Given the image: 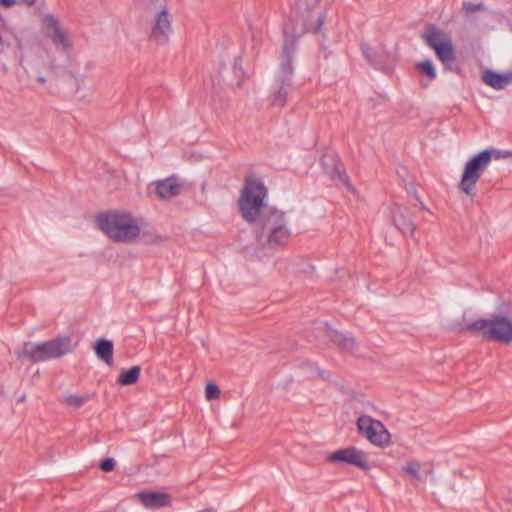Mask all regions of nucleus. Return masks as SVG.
I'll return each mask as SVG.
<instances>
[{
	"label": "nucleus",
	"mask_w": 512,
	"mask_h": 512,
	"mask_svg": "<svg viewBox=\"0 0 512 512\" xmlns=\"http://www.w3.org/2000/svg\"><path fill=\"white\" fill-rule=\"evenodd\" d=\"M357 427L359 432L372 444L379 447L389 445L390 434L380 421L373 419L368 415H362L358 418Z\"/></svg>",
	"instance_id": "nucleus-10"
},
{
	"label": "nucleus",
	"mask_w": 512,
	"mask_h": 512,
	"mask_svg": "<svg viewBox=\"0 0 512 512\" xmlns=\"http://www.w3.org/2000/svg\"><path fill=\"white\" fill-rule=\"evenodd\" d=\"M159 199L168 200L181 193L182 184L175 177H169L151 184Z\"/></svg>",
	"instance_id": "nucleus-13"
},
{
	"label": "nucleus",
	"mask_w": 512,
	"mask_h": 512,
	"mask_svg": "<svg viewBox=\"0 0 512 512\" xmlns=\"http://www.w3.org/2000/svg\"><path fill=\"white\" fill-rule=\"evenodd\" d=\"M267 190L264 184L256 177L249 176L238 200L239 211L247 222L262 218V214L269 209L264 208V199Z\"/></svg>",
	"instance_id": "nucleus-3"
},
{
	"label": "nucleus",
	"mask_w": 512,
	"mask_h": 512,
	"mask_svg": "<svg viewBox=\"0 0 512 512\" xmlns=\"http://www.w3.org/2000/svg\"><path fill=\"white\" fill-rule=\"evenodd\" d=\"M461 330L477 333L490 341L512 343V318L505 313L478 319H473L468 313H464Z\"/></svg>",
	"instance_id": "nucleus-1"
},
{
	"label": "nucleus",
	"mask_w": 512,
	"mask_h": 512,
	"mask_svg": "<svg viewBox=\"0 0 512 512\" xmlns=\"http://www.w3.org/2000/svg\"><path fill=\"white\" fill-rule=\"evenodd\" d=\"M99 228L114 242L132 243L139 237L138 220L129 212L109 211L97 217Z\"/></svg>",
	"instance_id": "nucleus-2"
},
{
	"label": "nucleus",
	"mask_w": 512,
	"mask_h": 512,
	"mask_svg": "<svg viewBox=\"0 0 512 512\" xmlns=\"http://www.w3.org/2000/svg\"><path fill=\"white\" fill-rule=\"evenodd\" d=\"M20 3H21L20 0H0V7L4 8V9H9V8H12V7L20 4ZM4 24H5V18L0 13V53H3L6 48V43L2 36V28H3Z\"/></svg>",
	"instance_id": "nucleus-21"
},
{
	"label": "nucleus",
	"mask_w": 512,
	"mask_h": 512,
	"mask_svg": "<svg viewBox=\"0 0 512 512\" xmlns=\"http://www.w3.org/2000/svg\"><path fill=\"white\" fill-rule=\"evenodd\" d=\"M289 94L288 86L282 84L272 96V104L277 107H283Z\"/></svg>",
	"instance_id": "nucleus-24"
},
{
	"label": "nucleus",
	"mask_w": 512,
	"mask_h": 512,
	"mask_svg": "<svg viewBox=\"0 0 512 512\" xmlns=\"http://www.w3.org/2000/svg\"><path fill=\"white\" fill-rule=\"evenodd\" d=\"M141 373V368L139 366H133L128 370H122L118 377V384L121 386H128L135 384Z\"/></svg>",
	"instance_id": "nucleus-20"
},
{
	"label": "nucleus",
	"mask_w": 512,
	"mask_h": 512,
	"mask_svg": "<svg viewBox=\"0 0 512 512\" xmlns=\"http://www.w3.org/2000/svg\"><path fill=\"white\" fill-rule=\"evenodd\" d=\"M258 242H267L270 246L284 244L290 237L285 214L275 209H269L259 220Z\"/></svg>",
	"instance_id": "nucleus-5"
},
{
	"label": "nucleus",
	"mask_w": 512,
	"mask_h": 512,
	"mask_svg": "<svg viewBox=\"0 0 512 512\" xmlns=\"http://www.w3.org/2000/svg\"><path fill=\"white\" fill-rule=\"evenodd\" d=\"M292 53H293L292 44L289 45L288 43H285L284 47H283L282 59H281V68L283 70L284 75H289L292 71V67H291Z\"/></svg>",
	"instance_id": "nucleus-22"
},
{
	"label": "nucleus",
	"mask_w": 512,
	"mask_h": 512,
	"mask_svg": "<svg viewBox=\"0 0 512 512\" xmlns=\"http://www.w3.org/2000/svg\"><path fill=\"white\" fill-rule=\"evenodd\" d=\"M362 51L365 58L374 66L382 65L388 57L385 47L380 43H364Z\"/></svg>",
	"instance_id": "nucleus-16"
},
{
	"label": "nucleus",
	"mask_w": 512,
	"mask_h": 512,
	"mask_svg": "<svg viewBox=\"0 0 512 512\" xmlns=\"http://www.w3.org/2000/svg\"><path fill=\"white\" fill-rule=\"evenodd\" d=\"M322 164H323V166H324L325 170L327 171V173L331 174V177H332V178H336V176H337V178H338L341 182L346 183V181H347V176L345 175V173H343V172L341 171L340 167L335 166V167L333 168V170H329V168L327 167V164H326L324 161H323V163H322Z\"/></svg>",
	"instance_id": "nucleus-28"
},
{
	"label": "nucleus",
	"mask_w": 512,
	"mask_h": 512,
	"mask_svg": "<svg viewBox=\"0 0 512 512\" xmlns=\"http://www.w3.org/2000/svg\"><path fill=\"white\" fill-rule=\"evenodd\" d=\"M41 30L52 43L63 51L72 48V41L68 30L52 14H44L41 18Z\"/></svg>",
	"instance_id": "nucleus-9"
},
{
	"label": "nucleus",
	"mask_w": 512,
	"mask_h": 512,
	"mask_svg": "<svg viewBox=\"0 0 512 512\" xmlns=\"http://www.w3.org/2000/svg\"><path fill=\"white\" fill-rule=\"evenodd\" d=\"M198 512H215L213 509H204Z\"/></svg>",
	"instance_id": "nucleus-35"
},
{
	"label": "nucleus",
	"mask_w": 512,
	"mask_h": 512,
	"mask_svg": "<svg viewBox=\"0 0 512 512\" xmlns=\"http://www.w3.org/2000/svg\"><path fill=\"white\" fill-rule=\"evenodd\" d=\"M428 47L434 50L436 57L443 63L455 60V49L451 35L443 29L430 25L421 35Z\"/></svg>",
	"instance_id": "nucleus-8"
},
{
	"label": "nucleus",
	"mask_w": 512,
	"mask_h": 512,
	"mask_svg": "<svg viewBox=\"0 0 512 512\" xmlns=\"http://www.w3.org/2000/svg\"><path fill=\"white\" fill-rule=\"evenodd\" d=\"M492 160V154L489 150H483L472 156L464 165L462 176L459 182V189L465 195L474 197L476 194V184L486 171Z\"/></svg>",
	"instance_id": "nucleus-7"
},
{
	"label": "nucleus",
	"mask_w": 512,
	"mask_h": 512,
	"mask_svg": "<svg viewBox=\"0 0 512 512\" xmlns=\"http://www.w3.org/2000/svg\"><path fill=\"white\" fill-rule=\"evenodd\" d=\"M315 21H316V25L313 26V25H309L308 29H314V30H317L321 27V25L323 24V17L321 15V13L319 12H316L314 14L311 15Z\"/></svg>",
	"instance_id": "nucleus-30"
},
{
	"label": "nucleus",
	"mask_w": 512,
	"mask_h": 512,
	"mask_svg": "<svg viewBox=\"0 0 512 512\" xmlns=\"http://www.w3.org/2000/svg\"><path fill=\"white\" fill-rule=\"evenodd\" d=\"M115 460L113 458H107L105 459L101 465H100V468L102 471L104 472H109V471H112L115 467Z\"/></svg>",
	"instance_id": "nucleus-29"
},
{
	"label": "nucleus",
	"mask_w": 512,
	"mask_h": 512,
	"mask_svg": "<svg viewBox=\"0 0 512 512\" xmlns=\"http://www.w3.org/2000/svg\"><path fill=\"white\" fill-rule=\"evenodd\" d=\"M220 396V389L213 383H208L205 387V397L208 401L218 399Z\"/></svg>",
	"instance_id": "nucleus-26"
},
{
	"label": "nucleus",
	"mask_w": 512,
	"mask_h": 512,
	"mask_svg": "<svg viewBox=\"0 0 512 512\" xmlns=\"http://www.w3.org/2000/svg\"><path fill=\"white\" fill-rule=\"evenodd\" d=\"M37 81L40 82V83H44L45 82V79L43 77H38L37 78Z\"/></svg>",
	"instance_id": "nucleus-34"
},
{
	"label": "nucleus",
	"mask_w": 512,
	"mask_h": 512,
	"mask_svg": "<svg viewBox=\"0 0 512 512\" xmlns=\"http://www.w3.org/2000/svg\"><path fill=\"white\" fill-rule=\"evenodd\" d=\"M393 221L395 226L400 229V231L407 235H413L415 231V226L411 220V217L409 214L406 213L405 209H402L401 207H396L393 212Z\"/></svg>",
	"instance_id": "nucleus-17"
},
{
	"label": "nucleus",
	"mask_w": 512,
	"mask_h": 512,
	"mask_svg": "<svg viewBox=\"0 0 512 512\" xmlns=\"http://www.w3.org/2000/svg\"><path fill=\"white\" fill-rule=\"evenodd\" d=\"M89 398V395H70L66 398V402L70 405L79 407L83 405L85 402H87Z\"/></svg>",
	"instance_id": "nucleus-27"
},
{
	"label": "nucleus",
	"mask_w": 512,
	"mask_h": 512,
	"mask_svg": "<svg viewBox=\"0 0 512 512\" xmlns=\"http://www.w3.org/2000/svg\"><path fill=\"white\" fill-rule=\"evenodd\" d=\"M96 355L108 365L113 362V343L106 339H100L95 344Z\"/></svg>",
	"instance_id": "nucleus-18"
},
{
	"label": "nucleus",
	"mask_w": 512,
	"mask_h": 512,
	"mask_svg": "<svg viewBox=\"0 0 512 512\" xmlns=\"http://www.w3.org/2000/svg\"><path fill=\"white\" fill-rule=\"evenodd\" d=\"M73 347L70 337L63 336L43 343H25L16 352L19 359H28L33 362H43L53 358H59L72 352Z\"/></svg>",
	"instance_id": "nucleus-4"
},
{
	"label": "nucleus",
	"mask_w": 512,
	"mask_h": 512,
	"mask_svg": "<svg viewBox=\"0 0 512 512\" xmlns=\"http://www.w3.org/2000/svg\"><path fill=\"white\" fill-rule=\"evenodd\" d=\"M150 15V38L158 44H165L172 32V21L165 0H150L146 7Z\"/></svg>",
	"instance_id": "nucleus-6"
},
{
	"label": "nucleus",
	"mask_w": 512,
	"mask_h": 512,
	"mask_svg": "<svg viewBox=\"0 0 512 512\" xmlns=\"http://www.w3.org/2000/svg\"><path fill=\"white\" fill-rule=\"evenodd\" d=\"M21 3H24L28 6H32L36 3V0H20Z\"/></svg>",
	"instance_id": "nucleus-33"
},
{
	"label": "nucleus",
	"mask_w": 512,
	"mask_h": 512,
	"mask_svg": "<svg viewBox=\"0 0 512 512\" xmlns=\"http://www.w3.org/2000/svg\"><path fill=\"white\" fill-rule=\"evenodd\" d=\"M76 90L79 91L84 85V80L80 77L75 78Z\"/></svg>",
	"instance_id": "nucleus-32"
},
{
	"label": "nucleus",
	"mask_w": 512,
	"mask_h": 512,
	"mask_svg": "<svg viewBox=\"0 0 512 512\" xmlns=\"http://www.w3.org/2000/svg\"><path fill=\"white\" fill-rule=\"evenodd\" d=\"M331 340L340 349L346 352H352L356 348V342L353 337L338 331H333L330 335Z\"/></svg>",
	"instance_id": "nucleus-19"
},
{
	"label": "nucleus",
	"mask_w": 512,
	"mask_h": 512,
	"mask_svg": "<svg viewBox=\"0 0 512 512\" xmlns=\"http://www.w3.org/2000/svg\"><path fill=\"white\" fill-rule=\"evenodd\" d=\"M303 3H305V0H299L298 1V6L300 7Z\"/></svg>",
	"instance_id": "nucleus-36"
},
{
	"label": "nucleus",
	"mask_w": 512,
	"mask_h": 512,
	"mask_svg": "<svg viewBox=\"0 0 512 512\" xmlns=\"http://www.w3.org/2000/svg\"><path fill=\"white\" fill-rule=\"evenodd\" d=\"M28 61L35 68L48 69L52 67L53 54L49 49L36 45L31 49Z\"/></svg>",
	"instance_id": "nucleus-14"
},
{
	"label": "nucleus",
	"mask_w": 512,
	"mask_h": 512,
	"mask_svg": "<svg viewBox=\"0 0 512 512\" xmlns=\"http://www.w3.org/2000/svg\"><path fill=\"white\" fill-rule=\"evenodd\" d=\"M327 460L332 463H345L349 465H354L364 470L370 468L367 454L356 447H347L344 449H339L329 454L327 456Z\"/></svg>",
	"instance_id": "nucleus-11"
},
{
	"label": "nucleus",
	"mask_w": 512,
	"mask_h": 512,
	"mask_svg": "<svg viewBox=\"0 0 512 512\" xmlns=\"http://www.w3.org/2000/svg\"><path fill=\"white\" fill-rule=\"evenodd\" d=\"M463 7L466 11H475L477 9H480L481 5H473L471 3H464Z\"/></svg>",
	"instance_id": "nucleus-31"
},
{
	"label": "nucleus",
	"mask_w": 512,
	"mask_h": 512,
	"mask_svg": "<svg viewBox=\"0 0 512 512\" xmlns=\"http://www.w3.org/2000/svg\"><path fill=\"white\" fill-rule=\"evenodd\" d=\"M421 468H422L421 463H419L417 461H411V462H408L402 468V470L405 473L410 474L411 476H413L416 480H421L422 479V476L420 475Z\"/></svg>",
	"instance_id": "nucleus-25"
},
{
	"label": "nucleus",
	"mask_w": 512,
	"mask_h": 512,
	"mask_svg": "<svg viewBox=\"0 0 512 512\" xmlns=\"http://www.w3.org/2000/svg\"><path fill=\"white\" fill-rule=\"evenodd\" d=\"M418 72L425 74L430 80H434L437 76L436 68L431 60H425L415 65Z\"/></svg>",
	"instance_id": "nucleus-23"
},
{
	"label": "nucleus",
	"mask_w": 512,
	"mask_h": 512,
	"mask_svg": "<svg viewBox=\"0 0 512 512\" xmlns=\"http://www.w3.org/2000/svg\"><path fill=\"white\" fill-rule=\"evenodd\" d=\"M482 81L495 90H501L512 84V70L505 73H497L493 70H485Z\"/></svg>",
	"instance_id": "nucleus-15"
},
{
	"label": "nucleus",
	"mask_w": 512,
	"mask_h": 512,
	"mask_svg": "<svg viewBox=\"0 0 512 512\" xmlns=\"http://www.w3.org/2000/svg\"><path fill=\"white\" fill-rule=\"evenodd\" d=\"M146 509H161L170 507L172 504L171 495L166 492L143 490L133 496Z\"/></svg>",
	"instance_id": "nucleus-12"
}]
</instances>
